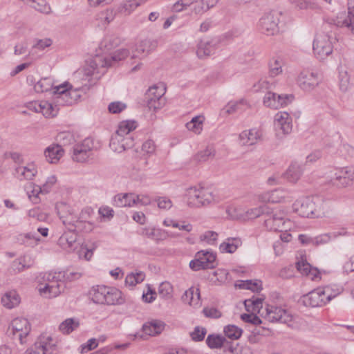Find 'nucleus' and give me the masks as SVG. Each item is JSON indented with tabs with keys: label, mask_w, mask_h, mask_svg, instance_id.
<instances>
[{
	"label": "nucleus",
	"mask_w": 354,
	"mask_h": 354,
	"mask_svg": "<svg viewBox=\"0 0 354 354\" xmlns=\"http://www.w3.org/2000/svg\"><path fill=\"white\" fill-rule=\"evenodd\" d=\"M262 138V131L259 128H252L239 133V143L242 146H252L261 141Z\"/></svg>",
	"instance_id": "obj_24"
},
{
	"label": "nucleus",
	"mask_w": 354,
	"mask_h": 354,
	"mask_svg": "<svg viewBox=\"0 0 354 354\" xmlns=\"http://www.w3.org/2000/svg\"><path fill=\"white\" fill-rule=\"evenodd\" d=\"M268 212L269 207L266 205L248 209L245 210V214H244V221L254 219L263 214H268Z\"/></svg>",
	"instance_id": "obj_52"
},
{
	"label": "nucleus",
	"mask_w": 354,
	"mask_h": 354,
	"mask_svg": "<svg viewBox=\"0 0 354 354\" xmlns=\"http://www.w3.org/2000/svg\"><path fill=\"white\" fill-rule=\"evenodd\" d=\"M297 268L302 274L312 281H318L321 279V272L317 268L311 266L306 259H301L297 263Z\"/></svg>",
	"instance_id": "obj_30"
},
{
	"label": "nucleus",
	"mask_w": 354,
	"mask_h": 354,
	"mask_svg": "<svg viewBox=\"0 0 354 354\" xmlns=\"http://www.w3.org/2000/svg\"><path fill=\"white\" fill-rule=\"evenodd\" d=\"M80 326L79 319L77 318H67L59 326V330L63 334H69Z\"/></svg>",
	"instance_id": "obj_48"
},
{
	"label": "nucleus",
	"mask_w": 354,
	"mask_h": 354,
	"mask_svg": "<svg viewBox=\"0 0 354 354\" xmlns=\"http://www.w3.org/2000/svg\"><path fill=\"white\" fill-rule=\"evenodd\" d=\"M165 327V324L164 322L159 319H152L146 322L142 326V330L147 335L154 336L161 333Z\"/></svg>",
	"instance_id": "obj_36"
},
{
	"label": "nucleus",
	"mask_w": 354,
	"mask_h": 354,
	"mask_svg": "<svg viewBox=\"0 0 354 354\" xmlns=\"http://www.w3.org/2000/svg\"><path fill=\"white\" fill-rule=\"evenodd\" d=\"M9 330L15 338L18 339L21 344H24V339L30 331V325L27 319L17 317L12 321Z\"/></svg>",
	"instance_id": "obj_22"
},
{
	"label": "nucleus",
	"mask_w": 354,
	"mask_h": 354,
	"mask_svg": "<svg viewBox=\"0 0 354 354\" xmlns=\"http://www.w3.org/2000/svg\"><path fill=\"white\" fill-rule=\"evenodd\" d=\"M264 298L253 297L250 299H246L244 302L246 310L248 313H252V324L259 325L261 323V320L257 314L262 313L263 301Z\"/></svg>",
	"instance_id": "obj_23"
},
{
	"label": "nucleus",
	"mask_w": 354,
	"mask_h": 354,
	"mask_svg": "<svg viewBox=\"0 0 354 354\" xmlns=\"http://www.w3.org/2000/svg\"><path fill=\"white\" fill-rule=\"evenodd\" d=\"M145 279V274L142 271H135L128 273L125 277L124 285L129 289H133L137 284L142 283Z\"/></svg>",
	"instance_id": "obj_41"
},
{
	"label": "nucleus",
	"mask_w": 354,
	"mask_h": 354,
	"mask_svg": "<svg viewBox=\"0 0 354 354\" xmlns=\"http://www.w3.org/2000/svg\"><path fill=\"white\" fill-rule=\"evenodd\" d=\"M326 180L338 187H346L354 181V166L330 168L326 173Z\"/></svg>",
	"instance_id": "obj_10"
},
{
	"label": "nucleus",
	"mask_w": 354,
	"mask_h": 354,
	"mask_svg": "<svg viewBox=\"0 0 354 354\" xmlns=\"http://www.w3.org/2000/svg\"><path fill=\"white\" fill-rule=\"evenodd\" d=\"M289 198V192L281 189L265 192L258 195L259 201L262 203H283L288 201Z\"/></svg>",
	"instance_id": "obj_25"
},
{
	"label": "nucleus",
	"mask_w": 354,
	"mask_h": 354,
	"mask_svg": "<svg viewBox=\"0 0 354 354\" xmlns=\"http://www.w3.org/2000/svg\"><path fill=\"white\" fill-rule=\"evenodd\" d=\"M134 145L133 136L123 137L120 134L115 133L110 141L111 149L116 153H122Z\"/></svg>",
	"instance_id": "obj_26"
},
{
	"label": "nucleus",
	"mask_w": 354,
	"mask_h": 354,
	"mask_svg": "<svg viewBox=\"0 0 354 354\" xmlns=\"http://www.w3.org/2000/svg\"><path fill=\"white\" fill-rule=\"evenodd\" d=\"M225 341V337L219 335H209L206 339L207 345L212 349L221 348Z\"/></svg>",
	"instance_id": "obj_54"
},
{
	"label": "nucleus",
	"mask_w": 354,
	"mask_h": 354,
	"mask_svg": "<svg viewBox=\"0 0 354 354\" xmlns=\"http://www.w3.org/2000/svg\"><path fill=\"white\" fill-rule=\"evenodd\" d=\"M292 209L306 218H321L324 216V203L318 196H301L292 204Z\"/></svg>",
	"instance_id": "obj_7"
},
{
	"label": "nucleus",
	"mask_w": 354,
	"mask_h": 354,
	"mask_svg": "<svg viewBox=\"0 0 354 354\" xmlns=\"http://www.w3.org/2000/svg\"><path fill=\"white\" fill-rule=\"evenodd\" d=\"M115 14L113 10L106 9L97 13L95 20L99 26L105 27L115 19Z\"/></svg>",
	"instance_id": "obj_45"
},
{
	"label": "nucleus",
	"mask_w": 354,
	"mask_h": 354,
	"mask_svg": "<svg viewBox=\"0 0 354 354\" xmlns=\"http://www.w3.org/2000/svg\"><path fill=\"white\" fill-rule=\"evenodd\" d=\"M138 127V122L134 120H126L120 122L115 133L123 137L132 136L131 133Z\"/></svg>",
	"instance_id": "obj_40"
},
{
	"label": "nucleus",
	"mask_w": 354,
	"mask_h": 354,
	"mask_svg": "<svg viewBox=\"0 0 354 354\" xmlns=\"http://www.w3.org/2000/svg\"><path fill=\"white\" fill-rule=\"evenodd\" d=\"M142 3V0H124L118 7V12L129 15Z\"/></svg>",
	"instance_id": "obj_49"
},
{
	"label": "nucleus",
	"mask_w": 354,
	"mask_h": 354,
	"mask_svg": "<svg viewBox=\"0 0 354 354\" xmlns=\"http://www.w3.org/2000/svg\"><path fill=\"white\" fill-rule=\"evenodd\" d=\"M290 3L297 10H315L319 8L315 0H288Z\"/></svg>",
	"instance_id": "obj_50"
},
{
	"label": "nucleus",
	"mask_w": 354,
	"mask_h": 354,
	"mask_svg": "<svg viewBox=\"0 0 354 354\" xmlns=\"http://www.w3.org/2000/svg\"><path fill=\"white\" fill-rule=\"evenodd\" d=\"M336 38L331 34L317 32L313 42V51L315 56L319 60H324L333 51V45Z\"/></svg>",
	"instance_id": "obj_9"
},
{
	"label": "nucleus",
	"mask_w": 354,
	"mask_h": 354,
	"mask_svg": "<svg viewBox=\"0 0 354 354\" xmlns=\"http://www.w3.org/2000/svg\"><path fill=\"white\" fill-rule=\"evenodd\" d=\"M89 294L92 301L95 304L119 306L126 302L124 294L114 286H95L91 288Z\"/></svg>",
	"instance_id": "obj_6"
},
{
	"label": "nucleus",
	"mask_w": 354,
	"mask_h": 354,
	"mask_svg": "<svg viewBox=\"0 0 354 354\" xmlns=\"http://www.w3.org/2000/svg\"><path fill=\"white\" fill-rule=\"evenodd\" d=\"M342 292V288L337 285L319 287L301 298V303L308 307H322L328 304Z\"/></svg>",
	"instance_id": "obj_5"
},
{
	"label": "nucleus",
	"mask_w": 354,
	"mask_h": 354,
	"mask_svg": "<svg viewBox=\"0 0 354 354\" xmlns=\"http://www.w3.org/2000/svg\"><path fill=\"white\" fill-rule=\"evenodd\" d=\"M225 335L231 339H238L243 333V330L234 324H229L224 328Z\"/></svg>",
	"instance_id": "obj_58"
},
{
	"label": "nucleus",
	"mask_w": 354,
	"mask_h": 354,
	"mask_svg": "<svg viewBox=\"0 0 354 354\" xmlns=\"http://www.w3.org/2000/svg\"><path fill=\"white\" fill-rule=\"evenodd\" d=\"M221 43V39L219 37L201 40L197 45V57L204 59L214 55L219 49Z\"/></svg>",
	"instance_id": "obj_20"
},
{
	"label": "nucleus",
	"mask_w": 354,
	"mask_h": 354,
	"mask_svg": "<svg viewBox=\"0 0 354 354\" xmlns=\"http://www.w3.org/2000/svg\"><path fill=\"white\" fill-rule=\"evenodd\" d=\"M27 5L43 13H48L50 11V7L45 0H33L32 2L28 3Z\"/></svg>",
	"instance_id": "obj_64"
},
{
	"label": "nucleus",
	"mask_w": 354,
	"mask_h": 354,
	"mask_svg": "<svg viewBox=\"0 0 354 354\" xmlns=\"http://www.w3.org/2000/svg\"><path fill=\"white\" fill-rule=\"evenodd\" d=\"M218 234L214 231L207 230L200 235V241L209 245H216Z\"/></svg>",
	"instance_id": "obj_56"
},
{
	"label": "nucleus",
	"mask_w": 354,
	"mask_h": 354,
	"mask_svg": "<svg viewBox=\"0 0 354 354\" xmlns=\"http://www.w3.org/2000/svg\"><path fill=\"white\" fill-rule=\"evenodd\" d=\"M156 47V42L153 40L145 39L140 41L133 48L131 51L132 59H141L154 50Z\"/></svg>",
	"instance_id": "obj_28"
},
{
	"label": "nucleus",
	"mask_w": 354,
	"mask_h": 354,
	"mask_svg": "<svg viewBox=\"0 0 354 354\" xmlns=\"http://www.w3.org/2000/svg\"><path fill=\"white\" fill-rule=\"evenodd\" d=\"M235 286L240 289L250 290L252 292H259L262 289V282L258 279L239 281Z\"/></svg>",
	"instance_id": "obj_47"
},
{
	"label": "nucleus",
	"mask_w": 354,
	"mask_h": 354,
	"mask_svg": "<svg viewBox=\"0 0 354 354\" xmlns=\"http://www.w3.org/2000/svg\"><path fill=\"white\" fill-rule=\"evenodd\" d=\"M94 147L92 138H85L82 142L75 145L73 147L72 158L79 162H84L91 156V151Z\"/></svg>",
	"instance_id": "obj_21"
},
{
	"label": "nucleus",
	"mask_w": 354,
	"mask_h": 354,
	"mask_svg": "<svg viewBox=\"0 0 354 354\" xmlns=\"http://www.w3.org/2000/svg\"><path fill=\"white\" fill-rule=\"evenodd\" d=\"M225 212L231 219L244 221L245 209L242 205L230 204L226 207Z\"/></svg>",
	"instance_id": "obj_42"
},
{
	"label": "nucleus",
	"mask_w": 354,
	"mask_h": 354,
	"mask_svg": "<svg viewBox=\"0 0 354 354\" xmlns=\"http://www.w3.org/2000/svg\"><path fill=\"white\" fill-rule=\"evenodd\" d=\"M24 191L28 200L32 204H39L41 201V196L44 195L39 184L30 182L24 186Z\"/></svg>",
	"instance_id": "obj_33"
},
{
	"label": "nucleus",
	"mask_w": 354,
	"mask_h": 354,
	"mask_svg": "<svg viewBox=\"0 0 354 354\" xmlns=\"http://www.w3.org/2000/svg\"><path fill=\"white\" fill-rule=\"evenodd\" d=\"M97 248V245L96 243H92L91 245L82 243L79 244L75 252H76L79 259L89 261L91 260L93 252Z\"/></svg>",
	"instance_id": "obj_38"
},
{
	"label": "nucleus",
	"mask_w": 354,
	"mask_h": 354,
	"mask_svg": "<svg viewBox=\"0 0 354 354\" xmlns=\"http://www.w3.org/2000/svg\"><path fill=\"white\" fill-rule=\"evenodd\" d=\"M165 88L162 86H153L148 90V100H155L159 101L160 99H165Z\"/></svg>",
	"instance_id": "obj_62"
},
{
	"label": "nucleus",
	"mask_w": 354,
	"mask_h": 354,
	"mask_svg": "<svg viewBox=\"0 0 354 354\" xmlns=\"http://www.w3.org/2000/svg\"><path fill=\"white\" fill-rule=\"evenodd\" d=\"M25 354H57V346L48 335H41Z\"/></svg>",
	"instance_id": "obj_17"
},
{
	"label": "nucleus",
	"mask_w": 354,
	"mask_h": 354,
	"mask_svg": "<svg viewBox=\"0 0 354 354\" xmlns=\"http://www.w3.org/2000/svg\"><path fill=\"white\" fill-rule=\"evenodd\" d=\"M205 120V118L203 115L194 116L189 122L186 123V128L195 134H200L203 131Z\"/></svg>",
	"instance_id": "obj_44"
},
{
	"label": "nucleus",
	"mask_w": 354,
	"mask_h": 354,
	"mask_svg": "<svg viewBox=\"0 0 354 354\" xmlns=\"http://www.w3.org/2000/svg\"><path fill=\"white\" fill-rule=\"evenodd\" d=\"M129 55V52L126 48H120L110 56L97 55L89 62H87L84 68L77 71V74L83 73L86 77H89L94 74L103 73L104 68L111 66L114 63L125 59Z\"/></svg>",
	"instance_id": "obj_4"
},
{
	"label": "nucleus",
	"mask_w": 354,
	"mask_h": 354,
	"mask_svg": "<svg viewBox=\"0 0 354 354\" xmlns=\"http://www.w3.org/2000/svg\"><path fill=\"white\" fill-rule=\"evenodd\" d=\"M189 10L191 15L198 17L207 12L201 0H192V3L189 6Z\"/></svg>",
	"instance_id": "obj_61"
},
{
	"label": "nucleus",
	"mask_w": 354,
	"mask_h": 354,
	"mask_svg": "<svg viewBox=\"0 0 354 354\" xmlns=\"http://www.w3.org/2000/svg\"><path fill=\"white\" fill-rule=\"evenodd\" d=\"M348 12L340 13L337 17L336 25L346 27L354 34V0L348 1Z\"/></svg>",
	"instance_id": "obj_27"
},
{
	"label": "nucleus",
	"mask_w": 354,
	"mask_h": 354,
	"mask_svg": "<svg viewBox=\"0 0 354 354\" xmlns=\"http://www.w3.org/2000/svg\"><path fill=\"white\" fill-rule=\"evenodd\" d=\"M156 145L151 139L146 140L142 145L141 153L143 156H150L156 151Z\"/></svg>",
	"instance_id": "obj_63"
},
{
	"label": "nucleus",
	"mask_w": 354,
	"mask_h": 354,
	"mask_svg": "<svg viewBox=\"0 0 354 354\" xmlns=\"http://www.w3.org/2000/svg\"><path fill=\"white\" fill-rule=\"evenodd\" d=\"M292 94H277L272 91H267L263 98V104L266 107L272 109H279L287 106L294 100Z\"/></svg>",
	"instance_id": "obj_19"
},
{
	"label": "nucleus",
	"mask_w": 354,
	"mask_h": 354,
	"mask_svg": "<svg viewBox=\"0 0 354 354\" xmlns=\"http://www.w3.org/2000/svg\"><path fill=\"white\" fill-rule=\"evenodd\" d=\"M303 173L302 165L297 162H292L286 171L283 174V177L289 183H296Z\"/></svg>",
	"instance_id": "obj_34"
},
{
	"label": "nucleus",
	"mask_w": 354,
	"mask_h": 354,
	"mask_svg": "<svg viewBox=\"0 0 354 354\" xmlns=\"http://www.w3.org/2000/svg\"><path fill=\"white\" fill-rule=\"evenodd\" d=\"M344 233H326L313 237V245H321L329 243L332 239L338 236L344 235Z\"/></svg>",
	"instance_id": "obj_53"
},
{
	"label": "nucleus",
	"mask_w": 354,
	"mask_h": 354,
	"mask_svg": "<svg viewBox=\"0 0 354 354\" xmlns=\"http://www.w3.org/2000/svg\"><path fill=\"white\" fill-rule=\"evenodd\" d=\"M339 75V87L342 92H348L351 89L352 84L351 83L350 75L347 70L342 66L338 68Z\"/></svg>",
	"instance_id": "obj_43"
},
{
	"label": "nucleus",
	"mask_w": 354,
	"mask_h": 354,
	"mask_svg": "<svg viewBox=\"0 0 354 354\" xmlns=\"http://www.w3.org/2000/svg\"><path fill=\"white\" fill-rule=\"evenodd\" d=\"M261 317L271 322H279L291 328L298 327L299 317L293 316L281 307L268 305L262 310Z\"/></svg>",
	"instance_id": "obj_11"
},
{
	"label": "nucleus",
	"mask_w": 354,
	"mask_h": 354,
	"mask_svg": "<svg viewBox=\"0 0 354 354\" xmlns=\"http://www.w3.org/2000/svg\"><path fill=\"white\" fill-rule=\"evenodd\" d=\"M248 102L245 100L231 101L223 108V111L227 114H232L237 111L243 110L242 106H248Z\"/></svg>",
	"instance_id": "obj_57"
},
{
	"label": "nucleus",
	"mask_w": 354,
	"mask_h": 354,
	"mask_svg": "<svg viewBox=\"0 0 354 354\" xmlns=\"http://www.w3.org/2000/svg\"><path fill=\"white\" fill-rule=\"evenodd\" d=\"M113 205L118 207L135 206L134 193H122L115 195L113 200Z\"/></svg>",
	"instance_id": "obj_39"
},
{
	"label": "nucleus",
	"mask_w": 354,
	"mask_h": 354,
	"mask_svg": "<svg viewBox=\"0 0 354 354\" xmlns=\"http://www.w3.org/2000/svg\"><path fill=\"white\" fill-rule=\"evenodd\" d=\"M1 303L6 308L12 309L19 305L21 297L16 290H8L2 295Z\"/></svg>",
	"instance_id": "obj_32"
},
{
	"label": "nucleus",
	"mask_w": 354,
	"mask_h": 354,
	"mask_svg": "<svg viewBox=\"0 0 354 354\" xmlns=\"http://www.w3.org/2000/svg\"><path fill=\"white\" fill-rule=\"evenodd\" d=\"M282 12L278 10L266 12L259 19L257 27L259 30L267 36H273L279 32V23Z\"/></svg>",
	"instance_id": "obj_12"
},
{
	"label": "nucleus",
	"mask_w": 354,
	"mask_h": 354,
	"mask_svg": "<svg viewBox=\"0 0 354 354\" xmlns=\"http://www.w3.org/2000/svg\"><path fill=\"white\" fill-rule=\"evenodd\" d=\"M284 62L282 58L279 57H272L268 64L269 74L271 77H276L283 72Z\"/></svg>",
	"instance_id": "obj_46"
},
{
	"label": "nucleus",
	"mask_w": 354,
	"mask_h": 354,
	"mask_svg": "<svg viewBox=\"0 0 354 354\" xmlns=\"http://www.w3.org/2000/svg\"><path fill=\"white\" fill-rule=\"evenodd\" d=\"M57 181V178L55 175L50 174L47 176L43 183L39 184L41 189H42L43 194L46 195L50 193L53 187L55 185Z\"/></svg>",
	"instance_id": "obj_59"
},
{
	"label": "nucleus",
	"mask_w": 354,
	"mask_h": 354,
	"mask_svg": "<svg viewBox=\"0 0 354 354\" xmlns=\"http://www.w3.org/2000/svg\"><path fill=\"white\" fill-rule=\"evenodd\" d=\"M182 300L184 303L194 308L200 307L201 299L199 289L194 286L189 288L182 296Z\"/></svg>",
	"instance_id": "obj_35"
},
{
	"label": "nucleus",
	"mask_w": 354,
	"mask_h": 354,
	"mask_svg": "<svg viewBox=\"0 0 354 354\" xmlns=\"http://www.w3.org/2000/svg\"><path fill=\"white\" fill-rule=\"evenodd\" d=\"M216 252L212 250H201L196 254L194 259L189 262V267L194 271L213 268L216 266Z\"/></svg>",
	"instance_id": "obj_16"
},
{
	"label": "nucleus",
	"mask_w": 354,
	"mask_h": 354,
	"mask_svg": "<svg viewBox=\"0 0 354 354\" xmlns=\"http://www.w3.org/2000/svg\"><path fill=\"white\" fill-rule=\"evenodd\" d=\"M264 223L268 230L273 231L290 230L293 226L290 220L285 218V213L281 210H276L268 214Z\"/></svg>",
	"instance_id": "obj_15"
},
{
	"label": "nucleus",
	"mask_w": 354,
	"mask_h": 354,
	"mask_svg": "<svg viewBox=\"0 0 354 354\" xmlns=\"http://www.w3.org/2000/svg\"><path fill=\"white\" fill-rule=\"evenodd\" d=\"M185 198L189 207H199L217 201L214 192L209 188L192 187L187 189Z\"/></svg>",
	"instance_id": "obj_8"
},
{
	"label": "nucleus",
	"mask_w": 354,
	"mask_h": 354,
	"mask_svg": "<svg viewBox=\"0 0 354 354\" xmlns=\"http://www.w3.org/2000/svg\"><path fill=\"white\" fill-rule=\"evenodd\" d=\"M216 153L215 149L212 146L207 147L204 150H202L196 153L195 159L200 162H206L212 159Z\"/></svg>",
	"instance_id": "obj_55"
},
{
	"label": "nucleus",
	"mask_w": 354,
	"mask_h": 354,
	"mask_svg": "<svg viewBox=\"0 0 354 354\" xmlns=\"http://www.w3.org/2000/svg\"><path fill=\"white\" fill-rule=\"evenodd\" d=\"M273 125L276 137L281 140L291 133L292 119L288 112L278 111L274 116Z\"/></svg>",
	"instance_id": "obj_14"
},
{
	"label": "nucleus",
	"mask_w": 354,
	"mask_h": 354,
	"mask_svg": "<svg viewBox=\"0 0 354 354\" xmlns=\"http://www.w3.org/2000/svg\"><path fill=\"white\" fill-rule=\"evenodd\" d=\"M57 209L62 223L68 229L58 239L57 245L67 253L75 252L79 245L75 232L88 233L95 228V224L90 221L93 209L85 207L76 214L73 208L62 203L57 205Z\"/></svg>",
	"instance_id": "obj_1"
},
{
	"label": "nucleus",
	"mask_w": 354,
	"mask_h": 354,
	"mask_svg": "<svg viewBox=\"0 0 354 354\" xmlns=\"http://www.w3.org/2000/svg\"><path fill=\"white\" fill-rule=\"evenodd\" d=\"M142 234L149 239L160 241L166 238V232L160 228L145 227L142 230Z\"/></svg>",
	"instance_id": "obj_51"
},
{
	"label": "nucleus",
	"mask_w": 354,
	"mask_h": 354,
	"mask_svg": "<svg viewBox=\"0 0 354 354\" xmlns=\"http://www.w3.org/2000/svg\"><path fill=\"white\" fill-rule=\"evenodd\" d=\"M37 174V167L34 162L19 165L15 169V175L19 180H31Z\"/></svg>",
	"instance_id": "obj_29"
},
{
	"label": "nucleus",
	"mask_w": 354,
	"mask_h": 354,
	"mask_svg": "<svg viewBox=\"0 0 354 354\" xmlns=\"http://www.w3.org/2000/svg\"><path fill=\"white\" fill-rule=\"evenodd\" d=\"M64 154V150L60 145L52 144L44 151L45 160L50 164H57Z\"/></svg>",
	"instance_id": "obj_31"
},
{
	"label": "nucleus",
	"mask_w": 354,
	"mask_h": 354,
	"mask_svg": "<svg viewBox=\"0 0 354 354\" xmlns=\"http://www.w3.org/2000/svg\"><path fill=\"white\" fill-rule=\"evenodd\" d=\"M321 81V74L315 70H304L300 72L297 79L298 86L305 91L314 90Z\"/></svg>",
	"instance_id": "obj_18"
},
{
	"label": "nucleus",
	"mask_w": 354,
	"mask_h": 354,
	"mask_svg": "<svg viewBox=\"0 0 354 354\" xmlns=\"http://www.w3.org/2000/svg\"><path fill=\"white\" fill-rule=\"evenodd\" d=\"M242 245V241L238 237H228L219 245L221 253L232 254Z\"/></svg>",
	"instance_id": "obj_37"
},
{
	"label": "nucleus",
	"mask_w": 354,
	"mask_h": 354,
	"mask_svg": "<svg viewBox=\"0 0 354 354\" xmlns=\"http://www.w3.org/2000/svg\"><path fill=\"white\" fill-rule=\"evenodd\" d=\"M53 100L54 102L44 100L29 102L26 104V107L30 111L41 113L46 118H53L57 115L59 106L66 105L59 104L55 97Z\"/></svg>",
	"instance_id": "obj_13"
},
{
	"label": "nucleus",
	"mask_w": 354,
	"mask_h": 354,
	"mask_svg": "<svg viewBox=\"0 0 354 354\" xmlns=\"http://www.w3.org/2000/svg\"><path fill=\"white\" fill-rule=\"evenodd\" d=\"M65 274L62 272L42 273L37 277V289L39 295L47 299L58 297L64 291Z\"/></svg>",
	"instance_id": "obj_3"
},
{
	"label": "nucleus",
	"mask_w": 354,
	"mask_h": 354,
	"mask_svg": "<svg viewBox=\"0 0 354 354\" xmlns=\"http://www.w3.org/2000/svg\"><path fill=\"white\" fill-rule=\"evenodd\" d=\"M36 93H44L52 91L55 100L60 104H73L76 103L88 89L86 85L74 88L69 82H64L60 84L52 77L41 78L33 86Z\"/></svg>",
	"instance_id": "obj_2"
},
{
	"label": "nucleus",
	"mask_w": 354,
	"mask_h": 354,
	"mask_svg": "<svg viewBox=\"0 0 354 354\" xmlns=\"http://www.w3.org/2000/svg\"><path fill=\"white\" fill-rule=\"evenodd\" d=\"M158 294L164 299H170L173 297V287L167 281L162 282L158 287Z\"/></svg>",
	"instance_id": "obj_60"
}]
</instances>
